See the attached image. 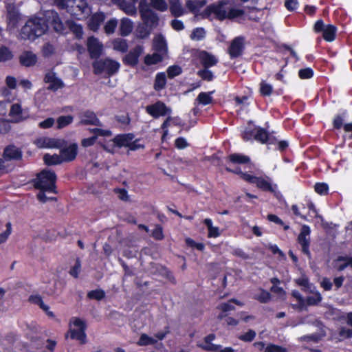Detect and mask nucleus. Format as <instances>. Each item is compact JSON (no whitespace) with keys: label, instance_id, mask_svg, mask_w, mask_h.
I'll return each instance as SVG.
<instances>
[{"label":"nucleus","instance_id":"16","mask_svg":"<svg viewBox=\"0 0 352 352\" xmlns=\"http://www.w3.org/2000/svg\"><path fill=\"white\" fill-rule=\"evenodd\" d=\"M87 47L91 58L98 59L101 56L103 46L97 38L89 36L87 38Z\"/></svg>","mask_w":352,"mask_h":352},{"label":"nucleus","instance_id":"56","mask_svg":"<svg viewBox=\"0 0 352 352\" xmlns=\"http://www.w3.org/2000/svg\"><path fill=\"white\" fill-rule=\"evenodd\" d=\"M314 72L311 67H305L298 71V77L300 79H310L314 76Z\"/></svg>","mask_w":352,"mask_h":352},{"label":"nucleus","instance_id":"18","mask_svg":"<svg viewBox=\"0 0 352 352\" xmlns=\"http://www.w3.org/2000/svg\"><path fill=\"white\" fill-rule=\"evenodd\" d=\"M6 10L8 27L14 29L17 27L21 20V14L18 8L14 4H8L6 6Z\"/></svg>","mask_w":352,"mask_h":352},{"label":"nucleus","instance_id":"32","mask_svg":"<svg viewBox=\"0 0 352 352\" xmlns=\"http://www.w3.org/2000/svg\"><path fill=\"white\" fill-rule=\"evenodd\" d=\"M170 11L175 17H179L184 14V8L179 0L170 1Z\"/></svg>","mask_w":352,"mask_h":352},{"label":"nucleus","instance_id":"43","mask_svg":"<svg viewBox=\"0 0 352 352\" xmlns=\"http://www.w3.org/2000/svg\"><path fill=\"white\" fill-rule=\"evenodd\" d=\"M245 12L242 9L230 8L228 12L226 10V19L233 20L243 16Z\"/></svg>","mask_w":352,"mask_h":352},{"label":"nucleus","instance_id":"28","mask_svg":"<svg viewBox=\"0 0 352 352\" xmlns=\"http://www.w3.org/2000/svg\"><path fill=\"white\" fill-rule=\"evenodd\" d=\"M337 28L334 25L329 24L326 25L322 32V37L327 42H332L336 36Z\"/></svg>","mask_w":352,"mask_h":352},{"label":"nucleus","instance_id":"64","mask_svg":"<svg viewBox=\"0 0 352 352\" xmlns=\"http://www.w3.org/2000/svg\"><path fill=\"white\" fill-rule=\"evenodd\" d=\"M264 352H287V350L281 346L270 344L265 347Z\"/></svg>","mask_w":352,"mask_h":352},{"label":"nucleus","instance_id":"48","mask_svg":"<svg viewBox=\"0 0 352 352\" xmlns=\"http://www.w3.org/2000/svg\"><path fill=\"white\" fill-rule=\"evenodd\" d=\"M167 76L170 79L174 78L175 77L180 75L182 73V69L177 65H170L167 68L166 70Z\"/></svg>","mask_w":352,"mask_h":352},{"label":"nucleus","instance_id":"8","mask_svg":"<svg viewBox=\"0 0 352 352\" xmlns=\"http://www.w3.org/2000/svg\"><path fill=\"white\" fill-rule=\"evenodd\" d=\"M71 324L78 327V329H69L67 334L69 333L70 338L78 340L80 344H85L87 342L86 334L87 326L86 322L79 318L73 317L70 320Z\"/></svg>","mask_w":352,"mask_h":352},{"label":"nucleus","instance_id":"58","mask_svg":"<svg viewBox=\"0 0 352 352\" xmlns=\"http://www.w3.org/2000/svg\"><path fill=\"white\" fill-rule=\"evenodd\" d=\"M206 31L203 28H196L192 32L190 38L192 39H196L197 41L201 40L205 37Z\"/></svg>","mask_w":352,"mask_h":352},{"label":"nucleus","instance_id":"35","mask_svg":"<svg viewBox=\"0 0 352 352\" xmlns=\"http://www.w3.org/2000/svg\"><path fill=\"white\" fill-rule=\"evenodd\" d=\"M43 160L45 164L48 166L58 165L62 162H64L60 154H54L52 155L50 154H45L43 156Z\"/></svg>","mask_w":352,"mask_h":352},{"label":"nucleus","instance_id":"20","mask_svg":"<svg viewBox=\"0 0 352 352\" xmlns=\"http://www.w3.org/2000/svg\"><path fill=\"white\" fill-rule=\"evenodd\" d=\"M3 159L6 161L21 160L23 157L21 150L14 144L5 147L3 152Z\"/></svg>","mask_w":352,"mask_h":352},{"label":"nucleus","instance_id":"30","mask_svg":"<svg viewBox=\"0 0 352 352\" xmlns=\"http://www.w3.org/2000/svg\"><path fill=\"white\" fill-rule=\"evenodd\" d=\"M346 116V110H342L341 112L335 116L332 122L333 129L340 130L342 128L344 129V121L345 120Z\"/></svg>","mask_w":352,"mask_h":352},{"label":"nucleus","instance_id":"44","mask_svg":"<svg viewBox=\"0 0 352 352\" xmlns=\"http://www.w3.org/2000/svg\"><path fill=\"white\" fill-rule=\"evenodd\" d=\"M209 68H203L197 72V75L203 80L206 81H212L214 78V75L212 71L208 69Z\"/></svg>","mask_w":352,"mask_h":352},{"label":"nucleus","instance_id":"21","mask_svg":"<svg viewBox=\"0 0 352 352\" xmlns=\"http://www.w3.org/2000/svg\"><path fill=\"white\" fill-rule=\"evenodd\" d=\"M9 116L13 118V122L18 123L28 118V116L23 115V109L19 103H14L11 105Z\"/></svg>","mask_w":352,"mask_h":352},{"label":"nucleus","instance_id":"5","mask_svg":"<svg viewBox=\"0 0 352 352\" xmlns=\"http://www.w3.org/2000/svg\"><path fill=\"white\" fill-rule=\"evenodd\" d=\"M227 4L225 0H219L208 5L199 16L202 19H208L210 21L216 19L219 21L226 20V10L224 6Z\"/></svg>","mask_w":352,"mask_h":352},{"label":"nucleus","instance_id":"24","mask_svg":"<svg viewBox=\"0 0 352 352\" xmlns=\"http://www.w3.org/2000/svg\"><path fill=\"white\" fill-rule=\"evenodd\" d=\"M199 62L204 68H210L216 65L218 63L217 58L206 51H202L199 56Z\"/></svg>","mask_w":352,"mask_h":352},{"label":"nucleus","instance_id":"12","mask_svg":"<svg viewBox=\"0 0 352 352\" xmlns=\"http://www.w3.org/2000/svg\"><path fill=\"white\" fill-rule=\"evenodd\" d=\"M143 51L144 47L142 45H136L122 58V63L126 66L135 67L138 64L139 58Z\"/></svg>","mask_w":352,"mask_h":352},{"label":"nucleus","instance_id":"9","mask_svg":"<svg viewBox=\"0 0 352 352\" xmlns=\"http://www.w3.org/2000/svg\"><path fill=\"white\" fill-rule=\"evenodd\" d=\"M146 111L153 118H158L161 116L169 115L171 113V109L168 107L162 101L158 100L154 104L146 106Z\"/></svg>","mask_w":352,"mask_h":352},{"label":"nucleus","instance_id":"38","mask_svg":"<svg viewBox=\"0 0 352 352\" xmlns=\"http://www.w3.org/2000/svg\"><path fill=\"white\" fill-rule=\"evenodd\" d=\"M28 301L32 304L38 305L43 311H47L48 309V305L43 302V298L39 294L30 295Z\"/></svg>","mask_w":352,"mask_h":352},{"label":"nucleus","instance_id":"55","mask_svg":"<svg viewBox=\"0 0 352 352\" xmlns=\"http://www.w3.org/2000/svg\"><path fill=\"white\" fill-rule=\"evenodd\" d=\"M118 25V21L116 19L109 20L104 25V32L107 34H113Z\"/></svg>","mask_w":352,"mask_h":352},{"label":"nucleus","instance_id":"27","mask_svg":"<svg viewBox=\"0 0 352 352\" xmlns=\"http://www.w3.org/2000/svg\"><path fill=\"white\" fill-rule=\"evenodd\" d=\"M206 3V0H187L186 6L191 13H193L196 16H199L200 9L203 8Z\"/></svg>","mask_w":352,"mask_h":352},{"label":"nucleus","instance_id":"46","mask_svg":"<svg viewBox=\"0 0 352 352\" xmlns=\"http://www.w3.org/2000/svg\"><path fill=\"white\" fill-rule=\"evenodd\" d=\"M10 123V120L0 118V135H5L11 131L12 126Z\"/></svg>","mask_w":352,"mask_h":352},{"label":"nucleus","instance_id":"6","mask_svg":"<svg viewBox=\"0 0 352 352\" xmlns=\"http://www.w3.org/2000/svg\"><path fill=\"white\" fill-rule=\"evenodd\" d=\"M92 67L94 74L100 75L103 72H106L109 76H111L119 71L120 65L116 60L106 58L94 60Z\"/></svg>","mask_w":352,"mask_h":352},{"label":"nucleus","instance_id":"10","mask_svg":"<svg viewBox=\"0 0 352 352\" xmlns=\"http://www.w3.org/2000/svg\"><path fill=\"white\" fill-rule=\"evenodd\" d=\"M58 149H60L59 153L64 162H71L75 160L78 152L77 143H71L67 145L66 140L63 146L58 148Z\"/></svg>","mask_w":352,"mask_h":352},{"label":"nucleus","instance_id":"51","mask_svg":"<svg viewBox=\"0 0 352 352\" xmlns=\"http://www.w3.org/2000/svg\"><path fill=\"white\" fill-rule=\"evenodd\" d=\"M322 300L320 292H316L312 296L307 297V304L309 306L318 305Z\"/></svg>","mask_w":352,"mask_h":352},{"label":"nucleus","instance_id":"34","mask_svg":"<svg viewBox=\"0 0 352 352\" xmlns=\"http://www.w3.org/2000/svg\"><path fill=\"white\" fill-rule=\"evenodd\" d=\"M166 84V76L164 72L157 73L154 81V89L155 91H160L164 89Z\"/></svg>","mask_w":352,"mask_h":352},{"label":"nucleus","instance_id":"36","mask_svg":"<svg viewBox=\"0 0 352 352\" xmlns=\"http://www.w3.org/2000/svg\"><path fill=\"white\" fill-rule=\"evenodd\" d=\"M137 2H127L124 1L123 4H122L120 8L126 14L129 16H135L137 14V8L135 6V3Z\"/></svg>","mask_w":352,"mask_h":352},{"label":"nucleus","instance_id":"13","mask_svg":"<svg viewBox=\"0 0 352 352\" xmlns=\"http://www.w3.org/2000/svg\"><path fill=\"white\" fill-rule=\"evenodd\" d=\"M311 230L309 226L303 225L301 228L300 232L298 236V243L301 245L302 252L308 257L311 256L309 250L310 239L307 238L310 234Z\"/></svg>","mask_w":352,"mask_h":352},{"label":"nucleus","instance_id":"47","mask_svg":"<svg viewBox=\"0 0 352 352\" xmlns=\"http://www.w3.org/2000/svg\"><path fill=\"white\" fill-rule=\"evenodd\" d=\"M73 119L74 118L72 116H59L57 119V128L63 129L68 126L73 122Z\"/></svg>","mask_w":352,"mask_h":352},{"label":"nucleus","instance_id":"22","mask_svg":"<svg viewBox=\"0 0 352 352\" xmlns=\"http://www.w3.org/2000/svg\"><path fill=\"white\" fill-rule=\"evenodd\" d=\"M153 48L155 52L167 56L168 45L165 37L162 34H160L155 36L153 42Z\"/></svg>","mask_w":352,"mask_h":352},{"label":"nucleus","instance_id":"17","mask_svg":"<svg viewBox=\"0 0 352 352\" xmlns=\"http://www.w3.org/2000/svg\"><path fill=\"white\" fill-rule=\"evenodd\" d=\"M79 125H94L101 126L102 123L98 118L96 114L91 110H86L79 113Z\"/></svg>","mask_w":352,"mask_h":352},{"label":"nucleus","instance_id":"61","mask_svg":"<svg viewBox=\"0 0 352 352\" xmlns=\"http://www.w3.org/2000/svg\"><path fill=\"white\" fill-rule=\"evenodd\" d=\"M6 229L0 234V244L5 243L12 232V223L8 221L6 224Z\"/></svg>","mask_w":352,"mask_h":352},{"label":"nucleus","instance_id":"59","mask_svg":"<svg viewBox=\"0 0 352 352\" xmlns=\"http://www.w3.org/2000/svg\"><path fill=\"white\" fill-rule=\"evenodd\" d=\"M151 236L155 240H162L164 238L162 226L160 224H157L152 231Z\"/></svg>","mask_w":352,"mask_h":352},{"label":"nucleus","instance_id":"15","mask_svg":"<svg viewBox=\"0 0 352 352\" xmlns=\"http://www.w3.org/2000/svg\"><path fill=\"white\" fill-rule=\"evenodd\" d=\"M65 142V140L60 138H54L43 137L36 140V144L41 148H58L62 147Z\"/></svg>","mask_w":352,"mask_h":352},{"label":"nucleus","instance_id":"54","mask_svg":"<svg viewBox=\"0 0 352 352\" xmlns=\"http://www.w3.org/2000/svg\"><path fill=\"white\" fill-rule=\"evenodd\" d=\"M156 342V340L153 338L148 336V335L143 333L140 336L139 340L138 342V344L139 346H148L150 344H153Z\"/></svg>","mask_w":352,"mask_h":352},{"label":"nucleus","instance_id":"11","mask_svg":"<svg viewBox=\"0 0 352 352\" xmlns=\"http://www.w3.org/2000/svg\"><path fill=\"white\" fill-rule=\"evenodd\" d=\"M244 50V38L243 36H237L231 41L228 49V53L231 59H235L243 55Z\"/></svg>","mask_w":352,"mask_h":352},{"label":"nucleus","instance_id":"3","mask_svg":"<svg viewBox=\"0 0 352 352\" xmlns=\"http://www.w3.org/2000/svg\"><path fill=\"white\" fill-rule=\"evenodd\" d=\"M56 179L57 177L54 170L45 169L36 174V177L32 180V184L36 189L57 193Z\"/></svg>","mask_w":352,"mask_h":352},{"label":"nucleus","instance_id":"41","mask_svg":"<svg viewBox=\"0 0 352 352\" xmlns=\"http://www.w3.org/2000/svg\"><path fill=\"white\" fill-rule=\"evenodd\" d=\"M213 93V91L210 92H201L199 94L197 100H198L199 103H200L202 105H208L212 102V98L211 96V94Z\"/></svg>","mask_w":352,"mask_h":352},{"label":"nucleus","instance_id":"57","mask_svg":"<svg viewBox=\"0 0 352 352\" xmlns=\"http://www.w3.org/2000/svg\"><path fill=\"white\" fill-rule=\"evenodd\" d=\"M256 128L251 129L246 128L241 134V138L245 142H248L252 140H254V135L256 133Z\"/></svg>","mask_w":352,"mask_h":352},{"label":"nucleus","instance_id":"45","mask_svg":"<svg viewBox=\"0 0 352 352\" xmlns=\"http://www.w3.org/2000/svg\"><path fill=\"white\" fill-rule=\"evenodd\" d=\"M87 296L89 299L101 300L105 297V292L101 289H96L89 291Z\"/></svg>","mask_w":352,"mask_h":352},{"label":"nucleus","instance_id":"7","mask_svg":"<svg viewBox=\"0 0 352 352\" xmlns=\"http://www.w3.org/2000/svg\"><path fill=\"white\" fill-rule=\"evenodd\" d=\"M139 13L143 24L154 29L158 26L160 17L158 14L150 8L146 0H140L138 6Z\"/></svg>","mask_w":352,"mask_h":352},{"label":"nucleus","instance_id":"2","mask_svg":"<svg viewBox=\"0 0 352 352\" xmlns=\"http://www.w3.org/2000/svg\"><path fill=\"white\" fill-rule=\"evenodd\" d=\"M228 173L236 174L240 177L241 179L250 184H255L256 186L263 192H274V188H277L276 184H272L271 179L268 177H257L252 175L246 172H243L241 168L237 167L234 169L226 167Z\"/></svg>","mask_w":352,"mask_h":352},{"label":"nucleus","instance_id":"39","mask_svg":"<svg viewBox=\"0 0 352 352\" xmlns=\"http://www.w3.org/2000/svg\"><path fill=\"white\" fill-rule=\"evenodd\" d=\"M113 49L116 51L120 52L122 53H125L127 52L129 45L126 40L122 38H118L114 40L113 43Z\"/></svg>","mask_w":352,"mask_h":352},{"label":"nucleus","instance_id":"1","mask_svg":"<svg viewBox=\"0 0 352 352\" xmlns=\"http://www.w3.org/2000/svg\"><path fill=\"white\" fill-rule=\"evenodd\" d=\"M39 15L41 16L30 18L21 28L20 32L21 38L34 41L45 34L50 26H52L54 32L61 34L67 33V28L77 37H81L83 34L81 25L73 20H67L65 25L58 12L54 10H45Z\"/></svg>","mask_w":352,"mask_h":352},{"label":"nucleus","instance_id":"29","mask_svg":"<svg viewBox=\"0 0 352 352\" xmlns=\"http://www.w3.org/2000/svg\"><path fill=\"white\" fill-rule=\"evenodd\" d=\"M164 56H165L162 54L161 53L155 52L152 54L146 55L144 58V63L145 65L148 66L156 65L162 62Z\"/></svg>","mask_w":352,"mask_h":352},{"label":"nucleus","instance_id":"49","mask_svg":"<svg viewBox=\"0 0 352 352\" xmlns=\"http://www.w3.org/2000/svg\"><path fill=\"white\" fill-rule=\"evenodd\" d=\"M261 292L255 295L254 298L261 303H267L271 300V294L264 289H261Z\"/></svg>","mask_w":352,"mask_h":352},{"label":"nucleus","instance_id":"53","mask_svg":"<svg viewBox=\"0 0 352 352\" xmlns=\"http://www.w3.org/2000/svg\"><path fill=\"white\" fill-rule=\"evenodd\" d=\"M314 190L320 195H326L329 193V186L324 182H318L314 186Z\"/></svg>","mask_w":352,"mask_h":352},{"label":"nucleus","instance_id":"23","mask_svg":"<svg viewBox=\"0 0 352 352\" xmlns=\"http://www.w3.org/2000/svg\"><path fill=\"white\" fill-rule=\"evenodd\" d=\"M134 137V134L131 133L118 134L112 139V141L114 145L118 148H128L130 141L133 140Z\"/></svg>","mask_w":352,"mask_h":352},{"label":"nucleus","instance_id":"63","mask_svg":"<svg viewBox=\"0 0 352 352\" xmlns=\"http://www.w3.org/2000/svg\"><path fill=\"white\" fill-rule=\"evenodd\" d=\"M90 131L94 133V136H96V139L98 136L109 137L112 135L110 130H105L100 128H94L90 129Z\"/></svg>","mask_w":352,"mask_h":352},{"label":"nucleus","instance_id":"4","mask_svg":"<svg viewBox=\"0 0 352 352\" xmlns=\"http://www.w3.org/2000/svg\"><path fill=\"white\" fill-rule=\"evenodd\" d=\"M225 162L223 159L216 154H213L210 157V160L212 164L217 167L219 169H226V167H229L228 164H248L251 162L250 157L242 153H234L228 155L225 157ZM227 171L226 170H225Z\"/></svg>","mask_w":352,"mask_h":352},{"label":"nucleus","instance_id":"52","mask_svg":"<svg viewBox=\"0 0 352 352\" xmlns=\"http://www.w3.org/2000/svg\"><path fill=\"white\" fill-rule=\"evenodd\" d=\"M267 219L271 222H273V223L277 224V225L283 226V230L285 231L288 230L289 229V226L285 224L284 223V221L276 214H267Z\"/></svg>","mask_w":352,"mask_h":352},{"label":"nucleus","instance_id":"50","mask_svg":"<svg viewBox=\"0 0 352 352\" xmlns=\"http://www.w3.org/2000/svg\"><path fill=\"white\" fill-rule=\"evenodd\" d=\"M150 5L160 12H164L168 9V5L165 0H151Z\"/></svg>","mask_w":352,"mask_h":352},{"label":"nucleus","instance_id":"60","mask_svg":"<svg viewBox=\"0 0 352 352\" xmlns=\"http://www.w3.org/2000/svg\"><path fill=\"white\" fill-rule=\"evenodd\" d=\"M336 261H344V263L340 265L338 267V270L340 272L344 270L348 266L351 267V256H339Z\"/></svg>","mask_w":352,"mask_h":352},{"label":"nucleus","instance_id":"26","mask_svg":"<svg viewBox=\"0 0 352 352\" xmlns=\"http://www.w3.org/2000/svg\"><path fill=\"white\" fill-rule=\"evenodd\" d=\"M104 19L105 16L103 12L94 14L89 20L88 26L89 29L94 32L97 31Z\"/></svg>","mask_w":352,"mask_h":352},{"label":"nucleus","instance_id":"62","mask_svg":"<svg viewBox=\"0 0 352 352\" xmlns=\"http://www.w3.org/2000/svg\"><path fill=\"white\" fill-rule=\"evenodd\" d=\"M256 332L252 329H249L244 334L241 335L239 339L243 342H252L256 337Z\"/></svg>","mask_w":352,"mask_h":352},{"label":"nucleus","instance_id":"25","mask_svg":"<svg viewBox=\"0 0 352 352\" xmlns=\"http://www.w3.org/2000/svg\"><path fill=\"white\" fill-rule=\"evenodd\" d=\"M37 62V56L31 51H25L19 56V63L22 66L30 67Z\"/></svg>","mask_w":352,"mask_h":352},{"label":"nucleus","instance_id":"14","mask_svg":"<svg viewBox=\"0 0 352 352\" xmlns=\"http://www.w3.org/2000/svg\"><path fill=\"white\" fill-rule=\"evenodd\" d=\"M67 8L72 16L80 19V16L87 12L88 4L86 0H73Z\"/></svg>","mask_w":352,"mask_h":352},{"label":"nucleus","instance_id":"42","mask_svg":"<svg viewBox=\"0 0 352 352\" xmlns=\"http://www.w3.org/2000/svg\"><path fill=\"white\" fill-rule=\"evenodd\" d=\"M153 29H150V28L144 24L138 25L136 30L137 36L139 38H145L148 37Z\"/></svg>","mask_w":352,"mask_h":352},{"label":"nucleus","instance_id":"33","mask_svg":"<svg viewBox=\"0 0 352 352\" xmlns=\"http://www.w3.org/2000/svg\"><path fill=\"white\" fill-rule=\"evenodd\" d=\"M268 131L262 127H257L254 135V140L263 144H266L268 140Z\"/></svg>","mask_w":352,"mask_h":352},{"label":"nucleus","instance_id":"19","mask_svg":"<svg viewBox=\"0 0 352 352\" xmlns=\"http://www.w3.org/2000/svg\"><path fill=\"white\" fill-rule=\"evenodd\" d=\"M43 81L45 83H50L47 89L52 91H56L65 87L63 81L58 78L56 73L53 72L45 74Z\"/></svg>","mask_w":352,"mask_h":352},{"label":"nucleus","instance_id":"37","mask_svg":"<svg viewBox=\"0 0 352 352\" xmlns=\"http://www.w3.org/2000/svg\"><path fill=\"white\" fill-rule=\"evenodd\" d=\"M259 93L263 97L270 96L274 93L272 85L262 80L259 84Z\"/></svg>","mask_w":352,"mask_h":352},{"label":"nucleus","instance_id":"40","mask_svg":"<svg viewBox=\"0 0 352 352\" xmlns=\"http://www.w3.org/2000/svg\"><path fill=\"white\" fill-rule=\"evenodd\" d=\"M12 52L6 46L0 47V63L6 62L13 58Z\"/></svg>","mask_w":352,"mask_h":352},{"label":"nucleus","instance_id":"31","mask_svg":"<svg viewBox=\"0 0 352 352\" xmlns=\"http://www.w3.org/2000/svg\"><path fill=\"white\" fill-rule=\"evenodd\" d=\"M133 30V23L128 18H123L120 25V34L122 36H128Z\"/></svg>","mask_w":352,"mask_h":352}]
</instances>
